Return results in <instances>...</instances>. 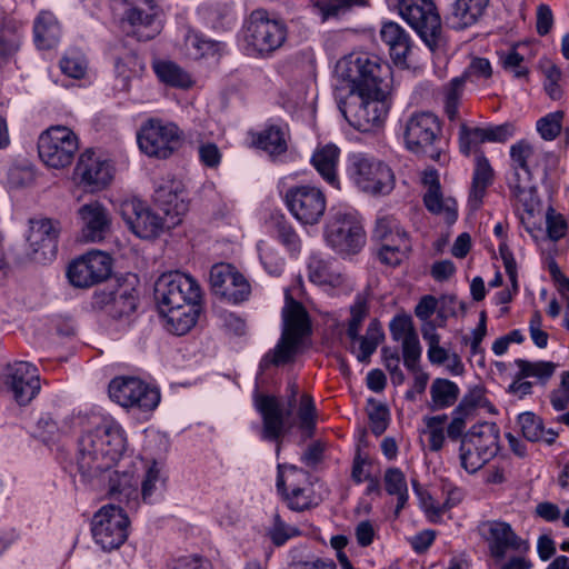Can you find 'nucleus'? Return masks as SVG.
Listing matches in <instances>:
<instances>
[{"label":"nucleus","instance_id":"nucleus-1","mask_svg":"<svg viewBox=\"0 0 569 569\" xmlns=\"http://www.w3.org/2000/svg\"><path fill=\"white\" fill-rule=\"evenodd\" d=\"M127 438L121 426L103 419L94 429L86 431L78 441L76 463L83 481L98 479L121 458Z\"/></svg>","mask_w":569,"mask_h":569},{"label":"nucleus","instance_id":"nucleus-2","mask_svg":"<svg viewBox=\"0 0 569 569\" xmlns=\"http://www.w3.org/2000/svg\"><path fill=\"white\" fill-rule=\"evenodd\" d=\"M162 214L152 210L140 199L131 198L120 204V214L128 228L141 239H154L162 232L178 226L188 211V202L178 192L160 193Z\"/></svg>","mask_w":569,"mask_h":569},{"label":"nucleus","instance_id":"nucleus-3","mask_svg":"<svg viewBox=\"0 0 569 569\" xmlns=\"http://www.w3.org/2000/svg\"><path fill=\"white\" fill-rule=\"evenodd\" d=\"M338 97L347 93H389L391 69L377 56L351 53L341 58L335 69Z\"/></svg>","mask_w":569,"mask_h":569},{"label":"nucleus","instance_id":"nucleus-4","mask_svg":"<svg viewBox=\"0 0 569 569\" xmlns=\"http://www.w3.org/2000/svg\"><path fill=\"white\" fill-rule=\"evenodd\" d=\"M388 93H346L338 97V107L346 120L359 131L380 127L389 112Z\"/></svg>","mask_w":569,"mask_h":569},{"label":"nucleus","instance_id":"nucleus-5","mask_svg":"<svg viewBox=\"0 0 569 569\" xmlns=\"http://www.w3.org/2000/svg\"><path fill=\"white\" fill-rule=\"evenodd\" d=\"M500 429L495 422L473 425L463 437L459 458L461 467L475 473L493 459L499 451Z\"/></svg>","mask_w":569,"mask_h":569},{"label":"nucleus","instance_id":"nucleus-6","mask_svg":"<svg viewBox=\"0 0 569 569\" xmlns=\"http://www.w3.org/2000/svg\"><path fill=\"white\" fill-rule=\"evenodd\" d=\"M535 157L533 147L526 140H520L510 147L512 174L508 186L512 197L530 216L539 204L537 188L532 181L531 162Z\"/></svg>","mask_w":569,"mask_h":569},{"label":"nucleus","instance_id":"nucleus-7","mask_svg":"<svg viewBox=\"0 0 569 569\" xmlns=\"http://www.w3.org/2000/svg\"><path fill=\"white\" fill-rule=\"evenodd\" d=\"M163 10L157 0H124L120 27L127 37L147 42L163 29Z\"/></svg>","mask_w":569,"mask_h":569},{"label":"nucleus","instance_id":"nucleus-8","mask_svg":"<svg viewBox=\"0 0 569 569\" xmlns=\"http://www.w3.org/2000/svg\"><path fill=\"white\" fill-rule=\"evenodd\" d=\"M441 131V123L436 114L429 111L415 112L403 126L405 146L417 156L439 162L442 156L438 147Z\"/></svg>","mask_w":569,"mask_h":569},{"label":"nucleus","instance_id":"nucleus-9","mask_svg":"<svg viewBox=\"0 0 569 569\" xmlns=\"http://www.w3.org/2000/svg\"><path fill=\"white\" fill-rule=\"evenodd\" d=\"M369 316L367 300L358 296L350 307V318L347 323V337L350 340V351L356 355L358 361L368 363L378 346L385 339L381 323L378 319H371L366 333L360 335L363 321Z\"/></svg>","mask_w":569,"mask_h":569},{"label":"nucleus","instance_id":"nucleus-10","mask_svg":"<svg viewBox=\"0 0 569 569\" xmlns=\"http://www.w3.org/2000/svg\"><path fill=\"white\" fill-rule=\"evenodd\" d=\"M287 33L282 21L269 19L262 11H253L243 30L246 49L252 56L268 57L284 43Z\"/></svg>","mask_w":569,"mask_h":569},{"label":"nucleus","instance_id":"nucleus-11","mask_svg":"<svg viewBox=\"0 0 569 569\" xmlns=\"http://www.w3.org/2000/svg\"><path fill=\"white\" fill-rule=\"evenodd\" d=\"M349 176L363 192L385 196L395 188L392 170L382 161L358 153L350 157Z\"/></svg>","mask_w":569,"mask_h":569},{"label":"nucleus","instance_id":"nucleus-12","mask_svg":"<svg viewBox=\"0 0 569 569\" xmlns=\"http://www.w3.org/2000/svg\"><path fill=\"white\" fill-rule=\"evenodd\" d=\"M79 150L77 134L64 126H51L38 139V153L42 162L53 169L70 166Z\"/></svg>","mask_w":569,"mask_h":569},{"label":"nucleus","instance_id":"nucleus-13","mask_svg":"<svg viewBox=\"0 0 569 569\" xmlns=\"http://www.w3.org/2000/svg\"><path fill=\"white\" fill-rule=\"evenodd\" d=\"M137 139L143 153L149 157L167 159L180 148L182 134L174 123L150 119L141 127Z\"/></svg>","mask_w":569,"mask_h":569},{"label":"nucleus","instance_id":"nucleus-14","mask_svg":"<svg viewBox=\"0 0 569 569\" xmlns=\"http://www.w3.org/2000/svg\"><path fill=\"white\" fill-rule=\"evenodd\" d=\"M129 519L121 506H103L92 521L94 541L107 551L118 549L128 537Z\"/></svg>","mask_w":569,"mask_h":569},{"label":"nucleus","instance_id":"nucleus-15","mask_svg":"<svg viewBox=\"0 0 569 569\" xmlns=\"http://www.w3.org/2000/svg\"><path fill=\"white\" fill-rule=\"evenodd\" d=\"M399 13L430 48L441 34V20L431 0H400Z\"/></svg>","mask_w":569,"mask_h":569},{"label":"nucleus","instance_id":"nucleus-16","mask_svg":"<svg viewBox=\"0 0 569 569\" xmlns=\"http://www.w3.org/2000/svg\"><path fill=\"white\" fill-rule=\"evenodd\" d=\"M110 398L122 407H134L142 411H151L160 402V392L134 377H120L109 385Z\"/></svg>","mask_w":569,"mask_h":569},{"label":"nucleus","instance_id":"nucleus-17","mask_svg":"<svg viewBox=\"0 0 569 569\" xmlns=\"http://www.w3.org/2000/svg\"><path fill=\"white\" fill-rule=\"evenodd\" d=\"M325 238L339 254H356L366 243L363 227L351 214H336L326 227Z\"/></svg>","mask_w":569,"mask_h":569},{"label":"nucleus","instance_id":"nucleus-18","mask_svg":"<svg viewBox=\"0 0 569 569\" xmlns=\"http://www.w3.org/2000/svg\"><path fill=\"white\" fill-rule=\"evenodd\" d=\"M288 409L274 396L259 395L256 398V407L262 417V438L269 441H278L284 431L286 419L291 413V408L297 402L298 386L296 382L288 385Z\"/></svg>","mask_w":569,"mask_h":569},{"label":"nucleus","instance_id":"nucleus-19","mask_svg":"<svg viewBox=\"0 0 569 569\" xmlns=\"http://www.w3.org/2000/svg\"><path fill=\"white\" fill-rule=\"evenodd\" d=\"M286 204L291 214L302 224H316L326 211V196L311 186H297L287 190Z\"/></svg>","mask_w":569,"mask_h":569},{"label":"nucleus","instance_id":"nucleus-20","mask_svg":"<svg viewBox=\"0 0 569 569\" xmlns=\"http://www.w3.org/2000/svg\"><path fill=\"white\" fill-rule=\"evenodd\" d=\"M112 259L102 251H90L70 263L67 276L70 283L88 288L104 281L111 273Z\"/></svg>","mask_w":569,"mask_h":569},{"label":"nucleus","instance_id":"nucleus-21","mask_svg":"<svg viewBox=\"0 0 569 569\" xmlns=\"http://www.w3.org/2000/svg\"><path fill=\"white\" fill-rule=\"evenodd\" d=\"M209 281L214 295L232 303L246 301L251 292L247 279L230 263L213 264L210 269Z\"/></svg>","mask_w":569,"mask_h":569},{"label":"nucleus","instance_id":"nucleus-22","mask_svg":"<svg viewBox=\"0 0 569 569\" xmlns=\"http://www.w3.org/2000/svg\"><path fill=\"white\" fill-rule=\"evenodd\" d=\"M3 382L20 406L28 405L41 388L37 367L27 361L8 365L4 369Z\"/></svg>","mask_w":569,"mask_h":569},{"label":"nucleus","instance_id":"nucleus-23","mask_svg":"<svg viewBox=\"0 0 569 569\" xmlns=\"http://www.w3.org/2000/svg\"><path fill=\"white\" fill-rule=\"evenodd\" d=\"M28 243L31 258L38 263H47L54 259L58 251L60 223L49 218L30 219Z\"/></svg>","mask_w":569,"mask_h":569},{"label":"nucleus","instance_id":"nucleus-24","mask_svg":"<svg viewBox=\"0 0 569 569\" xmlns=\"http://www.w3.org/2000/svg\"><path fill=\"white\" fill-rule=\"evenodd\" d=\"M488 547L490 556L496 561L506 559L509 552L526 555L529 549V542L519 537L511 526L503 521L488 522Z\"/></svg>","mask_w":569,"mask_h":569},{"label":"nucleus","instance_id":"nucleus-25","mask_svg":"<svg viewBox=\"0 0 569 569\" xmlns=\"http://www.w3.org/2000/svg\"><path fill=\"white\" fill-rule=\"evenodd\" d=\"M74 177L91 190L102 189L112 179V166L96 154L92 150H86L79 157L74 169Z\"/></svg>","mask_w":569,"mask_h":569},{"label":"nucleus","instance_id":"nucleus-26","mask_svg":"<svg viewBox=\"0 0 569 569\" xmlns=\"http://www.w3.org/2000/svg\"><path fill=\"white\" fill-rule=\"evenodd\" d=\"M96 303L106 308L113 318L131 315L138 303L137 290L130 284H119L116 290L103 291L96 297Z\"/></svg>","mask_w":569,"mask_h":569},{"label":"nucleus","instance_id":"nucleus-27","mask_svg":"<svg viewBox=\"0 0 569 569\" xmlns=\"http://www.w3.org/2000/svg\"><path fill=\"white\" fill-rule=\"evenodd\" d=\"M79 216L83 222L82 234L86 241H101L110 231V214L101 203L94 201L83 204Z\"/></svg>","mask_w":569,"mask_h":569},{"label":"nucleus","instance_id":"nucleus-28","mask_svg":"<svg viewBox=\"0 0 569 569\" xmlns=\"http://www.w3.org/2000/svg\"><path fill=\"white\" fill-rule=\"evenodd\" d=\"M495 172L482 152L477 153L475 159V170L469 192L468 203L472 210H478L483 201L487 189L493 182Z\"/></svg>","mask_w":569,"mask_h":569},{"label":"nucleus","instance_id":"nucleus-29","mask_svg":"<svg viewBox=\"0 0 569 569\" xmlns=\"http://www.w3.org/2000/svg\"><path fill=\"white\" fill-rule=\"evenodd\" d=\"M283 330L282 333L299 339L310 332V320L306 308L301 302L295 300L289 291H286V305L282 309Z\"/></svg>","mask_w":569,"mask_h":569},{"label":"nucleus","instance_id":"nucleus-30","mask_svg":"<svg viewBox=\"0 0 569 569\" xmlns=\"http://www.w3.org/2000/svg\"><path fill=\"white\" fill-rule=\"evenodd\" d=\"M381 40L389 47L390 57L396 64H405L411 49L410 37L393 21L385 22L380 30Z\"/></svg>","mask_w":569,"mask_h":569},{"label":"nucleus","instance_id":"nucleus-31","mask_svg":"<svg viewBox=\"0 0 569 569\" xmlns=\"http://www.w3.org/2000/svg\"><path fill=\"white\" fill-rule=\"evenodd\" d=\"M159 311L166 318L167 330L177 336H182L197 323L201 306L187 303L179 307L163 308Z\"/></svg>","mask_w":569,"mask_h":569},{"label":"nucleus","instance_id":"nucleus-32","mask_svg":"<svg viewBox=\"0 0 569 569\" xmlns=\"http://www.w3.org/2000/svg\"><path fill=\"white\" fill-rule=\"evenodd\" d=\"M488 0H456L447 18L448 24L455 30H463L473 26L483 14Z\"/></svg>","mask_w":569,"mask_h":569},{"label":"nucleus","instance_id":"nucleus-33","mask_svg":"<svg viewBox=\"0 0 569 569\" xmlns=\"http://www.w3.org/2000/svg\"><path fill=\"white\" fill-rule=\"evenodd\" d=\"M109 495L114 501L124 503L129 510L137 509L139 505L138 480L131 472L114 471L109 477Z\"/></svg>","mask_w":569,"mask_h":569},{"label":"nucleus","instance_id":"nucleus-34","mask_svg":"<svg viewBox=\"0 0 569 569\" xmlns=\"http://www.w3.org/2000/svg\"><path fill=\"white\" fill-rule=\"evenodd\" d=\"M179 290L181 283L177 282L174 271L161 274L154 284V299L159 310L187 305Z\"/></svg>","mask_w":569,"mask_h":569},{"label":"nucleus","instance_id":"nucleus-35","mask_svg":"<svg viewBox=\"0 0 569 569\" xmlns=\"http://www.w3.org/2000/svg\"><path fill=\"white\" fill-rule=\"evenodd\" d=\"M518 425L522 436L532 442L542 441L547 445H552L559 435L558 430L552 428L546 429L542 419L530 411L518 416Z\"/></svg>","mask_w":569,"mask_h":569},{"label":"nucleus","instance_id":"nucleus-36","mask_svg":"<svg viewBox=\"0 0 569 569\" xmlns=\"http://www.w3.org/2000/svg\"><path fill=\"white\" fill-rule=\"evenodd\" d=\"M429 392L430 401L428 402V408L431 411L452 407L460 396L458 385L445 378H436L430 386Z\"/></svg>","mask_w":569,"mask_h":569},{"label":"nucleus","instance_id":"nucleus-37","mask_svg":"<svg viewBox=\"0 0 569 569\" xmlns=\"http://www.w3.org/2000/svg\"><path fill=\"white\" fill-rule=\"evenodd\" d=\"M339 154L340 150L335 144L329 143L317 149L311 159L320 176L335 188H339V179L336 171Z\"/></svg>","mask_w":569,"mask_h":569},{"label":"nucleus","instance_id":"nucleus-38","mask_svg":"<svg viewBox=\"0 0 569 569\" xmlns=\"http://www.w3.org/2000/svg\"><path fill=\"white\" fill-rule=\"evenodd\" d=\"M34 41L39 49H51L60 39V26L49 11H41L33 26Z\"/></svg>","mask_w":569,"mask_h":569},{"label":"nucleus","instance_id":"nucleus-39","mask_svg":"<svg viewBox=\"0 0 569 569\" xmlns=\"http://www.w3.org/2000/svg\"><path fill=\"white\" fill-rule=\"evenodd\" d=\"M253 142L272 158L284 153L288 149L287 132L277 124L267 126L257 133Z\"/></svg>","mask_w":569,"mask_h":569},{"label":"nucleus","instance_id":"nucleus-40","mask_svg":"<svg viewBox=\"0 0 569 569\" xmlns=\"http://www.w3.org/2000/svg\"><path fill=\"white\" fill-rule=\"evenodd\" d=\"M301 341L302 339L282 333L277 346L262 358L260 366L268 368L270 365L280 366L292 361Z\"/></svg>","mask_w":569,"mask_h":569},{"label":"nucleus","instance_id":"nucleus-41","mask_svg":"<svg viewBox=\"0 0 569 569\" xmlns=\"http://www.w3.org/2000/svg\"><path fill=\"white\" fill-rule=\"evenodd\" d=\"M383 483L388 495L397 497L395 515L398 516L409 498L406 476L399 468H388L385 471Z\"/></svg>","mask_w":569,"mask_h":569},{"label":"nucleus","instance_id":"nucleus-42","mask_svg":"<svg viewBox=\"0 0 569 569\" xmlns=\"http://www.w3.org/2000/svg\"><path fill=\"white\" fill-rule=\"evenodd\" d=\"M20 47L19 27L13 20L0 22V67L16 54Z\"/></svg>","mask_w":569,"mask_h":569},{"label":"nucleus","instance_id":"nucleus-43","mask_svg":"<svg viewBox=\"0 0 569 569\" xmlns=\"http://www.w3.org/2000/svg\"><path fill=\"white\" fill-rule=\"evenodd\" d=\"M308 278L319 286L335 287L341 283L340 274L332 270L330 262L316 254L309 258Z\"/></svg>","mask_w":569,"mask_h":569},{"label":"nucleus","instance_id":"nucleus-44","mask_svg":"<svg viewBox=\"0 0 569 569\" xmlns=\"http://www.w3.org/2000/svg\"><path fill=\"white\" fill-rule=\"evenodd\" d=\"M153 70L161 82L171 87L189 88L192 84L189 73L172 61H157Z\"/></svg>","mask_w":569,"mask_h":569},{"label":"nucleus","instance_id":"nucleus-45","mask_svg":"<svg viewBox=\"0 0 569 569\" xmlns=\"http://www.w3.org/2000/svg\"><path fill=\"white\" fill-rule=\"evenodd\" d=\"M373 238L381 244L396 243L397 239L410 240L408 232L393 216H383L377 220Z\"/></svg>","mask_w":569,"mask_h":569},{"label":"nucleus","instance_id":"nucleus-46","mask_svg":"<svg viewBox=\"0 0 569 569\" xmlns=\"http://www.w3.org/2000/svg\"><path fill=\"white\" fill-rule=\"evenodd\" d=\"M515 365L519 369V378H536L545 385L556 372L558 365L552 361H529L516 359Z\"/></svg>","mask_w":569,"mask_h":569},{"label":"nucleus","instance_id":"nucleus-47","mask_svg":"<svg viewBox=\"0 0 569 569\" xmlns=\"http://www.w3.org/2000/svg\"><path fill=\"white\" fill-rule=\"evenodd\" d=\"M366 3L367 0H315L312 8L321 18V21H327L346 13L353 6H363Z\"/></svg>","mask_w":569,"mask_h":569},{"label":"nucleus","instance_id":"nucleus-48","mask_svg":"<svg viewBox=\"0 0 569 569\" xmlns=\"http://www.w3.org/2000/svg\"><path fill=\"white\" fill-rule=\"evenodd\" d=\"M188 56L194 60L219 56L221 43L204 39L199 34H189L186 39Z\"/></svg>","mask_w":569,"mask_h":569},{"label":"nucleus","instance_id":"nucleus-49","mask_svg":"<svg viewBox=\"0 0 569 569\" xmlns=\"http://www.w3.org/2000/svg\"><path fill=\"white\" fill-rule=\"evenodd\" d=\"M297 417L299 420V429L306 435V437H312L317 425V409L313 398L303 393L300 397Z\"/></svg>","mask_w":569,"mask_h":569},{"label":"nucleus","instance_id":"nucleus-50","mask_svg":"<svg viewBox=\"0 0 569 569\" xmlns=\"http://www.w3.org/2000/svg\"><path fill=\"white\" fill-rule=\"evenodd\" d=\"M487 142L486 130L481 127H470L461 123L459 129V148L461 153L470 156L472 151H477L481 143Z\"/></svg>","mask_w":569,"mask_h":569},{"label":"nucleus","instance_id":"nucleus-51","mask_svg":"<svg viewBox=\"0 0 569 569\" xmlns=\"http://www.w3.org/2000/svg\"><path fill=\"white\" fill-rule=\"evenodd\" d=\"M448 420L446 413L438 416H427L423 418L426 433H428L429 449L433 452L440 451L446 442L443 425Z\"/></svg>","mask_w":569,"mask_h":569},{"label":"nucleus","instance_id":"nucleus-52","mask_svg":"<svg viewBox=\"0 0 569 569\" xmlns=\"http://www.w3.org/2000/svg\"><path fill=\"white\" fill-rule=\"evenodd\" d=\"M411 250V241L397 239L396 243L381 244L378 251L379 260L390 267L399 266Z\"/></svg>","mask_w":569,"mask_h":569},{"label":"nucleus","instance_id":"nucleus-53","mask_svg":"<svg viewBox=\"0 0 569 569\" xmlns=\"http://www.w3.org/2000/svg\"><path fill=\"white\" fill-rule=\"evenodd\" d=\"M540 68L545 76L543 88L548 97L552 100H560L563 94V90L559 82L562 78L561 70L551 61H540Z\"/></svg>","mask_w":569,"mask_h":569},{"label":"nucleus","instance_id":"nucleus-54","mask_svg":"<svg viewBox=\"0 0 569 569\" xmlns=\"http://www.w3.org/2000/svg\"><path fill=\"white\" fill-rule=\"evenodd\" d=\"M466 82L467 80L459 76L451 79L445 88V112L451 121L458 117V104Z\"/></svg>","mask_w":569,"mask_h":569},{"label":"nucleus","instance_id":"nucleus-55","mask_svg":"<svg viewBox=\"0 0 569 569\" xmlns=\"http://www.w3.org/2000/svg\"><path fill=\"white\" fill-rule=\"evenodd\" d=\"M60 69L70 78L81 79L87 72V60L80 51L70 50L61 58Z\"/></svg>","mask_w":569,"mask_h":569},{"label":"nucleus","instance_id":"nucleus-56","mask_svg":"<svg viewBox=\"0 0 569 569\" xmlns=\"http://www.w3.org/2000/svg\"><path fill=\"white\" fill-rule=\"evenodd\" d=\"M565 112H550L537 121V131L546 141L555 140L561 132Z\"/></svg>","mask_w":569,"mask_h":569},{"label":"nucleus","instance_id":"nucleus-57","mask_svg":"<svg viewBox=\"0 0 569 569\" xmlns=\"http://www.w3.org/2000/svg\"><path fill=\"white\" fill-rule=\"evenodd\" d=\"M423 180L425 183L429 186L428 191L423 197L425 206L429 211L440 213L443 209V204L440 183L436 171L427 172Z\"/></svg>","mask_w":569,"mask_h":569},{"label":"nucleus","instance_id":"nucleus-58","mask_svg":"<svg viewBox=\"0 0 569 569\" xmlns=\"http://www.w3.org/2000/svg\"><path fill=\"white\" fill-rule=\"evenodd\" d=\"M300 530L287 525L278 512L273 515V523L268 529V536L277 547L284 545L290 538L299 536Z\"/></svg>","mask_w":569,"mask_h":569},{"label":"nucleus","instance_id":"nucleus-59","mask_svg":"<svg viewBox=\"0 0 569 569\" xmlns=\"http://www.w3.org/2000/svg\"><path fill=\"white\" fill-rule=\"evenodd\" d=\"M174 272L177 282L181 283V290H179L180 296L186 300V303L201 306L202 296L198 281L187 273L180 271Z\"/></svg>","mask_w":569,"mask_h":569},{"label":"nucleus","instance_id":"nucleus-60","mask_svg":"<svg viewBox=\"0 0 569 569\" xmlns=\"http://www.w3.org/2000/svg\"><path fill=\"white\" fill-rule=\"evenodd\" d=\"M460 403L471 410L475 415L478 409H486L489 413H497L495 406L487 399L485 389L475 387L470 389L460 400Z\"/></svg>","mask_w":569,"mask_h":569},{"label":"nucleus","instance_id":"nucleus-61","mask_svg":"<svg viewBox=\"0 0 569 569\" xmlns=\"http://www.w3.org/2000/svg\"><path fill=\"white\" fill-rule=\"evenodd\" d=\"M276 234L278 240L291 252L299 253L301 240L293 227L283 219L276 222Z\"/></svg>","mask_w":569,"mask_h":569},{"label":"nucleus","instance_id":"nucleus-62","mask_svg":"<svg viewBox=\"0 0 569 569\" xmlns=\"http://www.w3.org/2000/svg\"><path fill=\"white\" fill-rule=\"evenodd\" d=\"M402 343V357L406 368L412 372L419 370L421 346L417 335H411Z\"/></svg>","mask_w":569,"mask_h":569},{"label":"nucleus","instance_id":"nucleus-63","mask_svg":"<svg viewBox=\"0 0 569 569\" xmlns=\"http://www.w3.org/2000/svg\"><path fill=\"white\" fill-rule=\"evenodd\" d=\"M523 56L516 49H511L500 54V61L505 70L511 72L516 78H526L529 73L528 68L523 64Z\"/></svg>","mask_w":569,"mask_h":569},{"label":"nucleus","instance_id":"nucleus-64","mask_svg":"<svg viewBox=\"0 0 569 569\" xmlns=\"http://www.w3.org/2000/svg\"><path fill=\"white\" fill-rule=\"evenodd\" d=\"M461 76L470 82L487 80L492 76V68L488 59L473 58Z\"/></svg>","mask_w":569,"mask_h":569}]
</instances>
